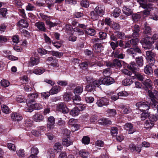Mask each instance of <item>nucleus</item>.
I'll list each match as a JSON object with an SVG mask.
<instances>
[{"label":"nucleus","instance_id":"23","mask_svg":"<svg viewBox=\"0 0 158 158\" xmlns=\"http://www.w3.org/2000/svg\"><path fill=\"white\" fill-rule=\"evenodd\" d=\"M122 49L118 48L115 52L114 56L115 57L123 59L124 58V55L122 53Z\"/></svg>","mask_w":158,"mask_h":158},{"label":"nucleus","instance_id":"50","mask_svg":"<svg viewBox=\"0 0 158 158\" xmlns=\"http://www.w3.org/2000/svg\"><path fill=\"white\" fill-rule=\"evenodd\" d=\"M85 31L88 35L91 36L94 35L95 33V30L94 29L91 28L87 29L85 30Z\"/></svg>","mask_w":158,"mask_h":158},{"label":"nucleus","instance_id":"5","mask_svg":"<svg viewBox=\"0 0 158 158\" xmlns=\"http://www.w3.org/2000/svg\"><path fill=\"white\" fill-rule=\"evenodd\" d=\"M154 115H149L148 119L147 120L144 124L145 127L149 129L152 127L154 124Z\"/></svg>","mask_w":158,"mask_h":158},{"label":"nucleus","instance_id":"8","mask_svg":"<svg viewBox=\"0 0 158 158\" xmlns=\"http://www.w3.org/2000/svg\"><path fill=\"white\" fill-rule=\"evenodd\" d=\"M57 110L64 114H67L69 111L68 108L64 103L58 104L57 106Z\"/></svg>","mask_w":158,"mask_h":158},{"label":"nucleus","instance_id":"46","mask_svg":"<svg viewBox=\"0 0 158 158\" xmlns=\"http://www.w3.org/2000/svg\"><path fill=\"white\" fill-rule=\"evenodd\" d=\"M25 100V97L22 95H18L16 98V100L19 103H22L24 102Z\"/></svg>","mask_w":158,"mask_h":158},{"label":"nucleus","instance_id":"7","mask_svg":"<svg viewBox=\"0 0 158 158\" xmlns=\"http://www.w3.org/2000/svg\"><path fill=\"white\" fill-rule=\"evenodd\" d=\"M35 102H34V103H31L30 106H27L28 108H27V112H32L34 109L35 110H39L42 108V105L39 103H36Z\"/></svg>","mask_w":158,"mask_h":158},{"label":"nucleus","instance_id":"27","mask_svg":"<svg viewBox=\"0 0 158 158\" xmlns=\"http://www.w3.org/2000/svg\"><path fill=\"white\" fill-rule=\"evenodd\" d=\"M73 97V94L71 93L67 92L65 93L63 99L66 101H69Z\"/></svg>","mask_w":158,"mask_h":158},{"label":"nucleus","instance_id":"21","mask_svg":"<svg viewBox=\"0 0 158 158\" xmlns=\"http://www.w3.org/2000/svg\"><path fill=\"white\" fill-rule=\"evenodd\" d=\"M114 33L116 34V36L118 38L122 40H124L125 38H129L130 37V36H126L124 33L122 31H116L114 32Z\"/></svg>","mask_w":158,"mask_h":158},{"label":"nucleus","instance_id":"18","mask_svg":"<svg viewBox=\"0 0 158 158\" xmlns=\"http://www.w3.org/2000/svg\"><path fill=\"white\" fill-rule=\"evenodd\" d=\"M55 124V118L53 116H50L48 118L47 128L49 129L53 128Z\"/></svg>","mask_w":158,"mask_h":158},{"label":"nucleus","instance_id":"44","mask_svg":"<svg viewBox=\"0 0 158 158\" xmlns=\"http://www.w3.org/2000/svg\"><path fill=\"white\" fill-rule=\"evenodd\" d=\"M118 129L116 127H113L111 128L110 132L112 136H115L118 134Z\"/></svg>","mask_w":158,"mask_h":158},{"label":"nucleus","instance_id":"62","mask_svg":"<svg viewBox=\"0 0 158 158\" xmlns=\"http://www.w3.org/2000/svg\"><path fill=\"white\" fill-rule=\"evenodd\" d=\"M17 154L18 156L20 157H24L25 156L24 151L23 149H19V151H17Z\"/></svg>","mask_w":158,"mask_h":158},{"label":"nucleus","instance_id":"10","mask_svg":"<svg viewBox=\"0 0 158 158\" xmlns=\"http://www.w3.org/2000/svg\"><path fill=\"white\" fill-rule=\"evenodd\" d=\"M107 66L113 68H118L121 67L122 64L120 60L115 59L114 60L112 63H108L107 64Z\"/></svg>","mask_w":158,"mask_h":158},{"label":"nucleus","instance_id":"40","mask_svg":"<svg viewBox=\"0 0 158 158\" xmlns=\"http://www.w3.org/2000/svg\"><path fill=\"white\" fill-rule=\"evenodd\" d=\"M143 84L148 88L151 89L152 88V81L149 79H146L143 81Z\"/></svg>","mask_w":158,"mask_h":158},{"label":"nucleus","instance_id":"1","mask_svg":"<svg viewBox=\"0 0 158 158\" xmlns=\"http://www.w3.org/2000/svg\"><path fill=\"white\" fill-rule=\"evenodd\" d=\"M131 44L132 46V48L128 49L127 50V52L130 55L133 57L136 55V53H141V51L140 48L137 46L139 43V39H132L130 41Z\"/></svg>","mask_w":158,"mask_h":158},{"label":"nucleus","instance_id":"52","mask_svg":"<svg viewBox=\"0 0 158 158\" xmlns=\"http://www.w3.org/2000/svg\"><path fill=\"white\" fill-rule=\"evenodd\" d=\"M95 86L93 85L89 84L86 85V90L88 92H91L95 90Z\"/></svg>","mask_w":158,"mask_h":158},{"label":"nucleus","instance_id":"32","mask_svg":"<svg viewBox=\"0 0 158 158\" xmlns=\"http://www.w3.org/2000/svg\"><path fill=\"white\" fill-rule=\"evenodd\" d=\"M133 83L132 79L126 78L123 79L122 81V84L124 86L131 85Z\"/></svg>","mask_w":158,"mask_h":158},{"label":"nucleus","instance_id":"13","mask_svg":"<svg viewBox=\"0 0 158 158\" xmlns=\"http://www.w3.org/2000/svg\"><path fill=\"white\" fill-rule=\"evenodd\" d=\"M94 10L96 13L98 14L100 16H102L104 14L105 9L102 5H98L95 8Z\"/></svg>","mask_w":158,"mask_h":158},{"label":"nucleus","instance_id":"64","mask_svg":"<svg viewBox=\"0 0 158 158\" xmlns=\"http://www.w3.org/2000/svg\"><path fill=\"white\" fill-rule=\"evenodd\" d=\"M99 36L101 40L105 39L106 38L107 34L103 32H100L99 33Z\"/></svg>","mask_w":158,"mask_h":158},{"label":"nucleus","instance_id":"26","mask_svg":"<svg viewBox=\"0 0 158 158\" xmlns=\"http://www.w3.org/2000/svg\"><path fill=\"white\" fill-rule=\"evenodd\" d=\"M148 49L149 50L146 52V59H149L152 58V57L154 58L156 56V54L152 51V50H150V48Z\"/></svg>","mask_w":158,"mask_h":158},{"label":"nucleus","instance_id":"45","mask_svg":"<svg viewBox=\"0 0 158 158\" xmlns=\"http://www.w3.org/2000/svg\"><path fill=\"white\" fill-rule=\"evenodd\" d=\"M39 15L42 19L45 21L46 24L47 23V22L48 21H49L50 19H51V16L47 15H45L44 14L42 13H40Z\"/></svg>","mask_w":158,"mask_h":158},{"label":"nucleus","instance_id":"2","mask_svg":"<svg viewBox=\"0 0 158 158\" xmlns=\"http://www.w3.org/2000/svg\"><path fill=\"white\" fill-rule=\"evenodd\" d=\"M140 43L142 44H144L143 45L145 44L146 45L145 47H144V49H153L152 47V44L154 43V41H153V39L150 37H147L142 39Z\"/></svg>","mask_w":158,"mask_h":158},{"label":"nucleus","instance_id":"22","mask_svg":"<svg viewBox=\"0 0 158 158\" xmlns=\"http://www.w3.org/2000/svg\"><path fill=\"white\" fill-rule=\"evenodd\" d=\"M129 148L133 152H137L139 153L141 150V147H136L133 143H131L129 145Z\"/></svg>","mask_w":158,"mask_h":158},{"label":"nucleus","instance_id":"17","mask_svg":"<svg viewBox=\"0 0 158 158\" xmlns=\"http://www.w3.org/2000/svg\"><path fill=\"white\" fill-rule=\"evenodd\" d=\"M11 116V119L14 121H18L21 120L23 119L22 115L18 113H12Z\"/></svg>","mask_w":158,"mask_h":158},{"label":"nucleus","instance_id":"60","mask_svg":"<svg viewBox=\"0 0 158 158\" xmlns=\"http://www.w3.org/2000/svg\"><path fill=\"white\" fill-rule=\"evenodd\" d=\"M90 140V139L89 137L84 136L82 139V142L85 144H88L89 143Z\"/></svg>","mask_w":158,"mask_h":158},{"label":"nucleus","instance_id":"57","mask_svg":"<svg viewBox=\"0 0 158 158\" xmlns=\"http://www.w3.org/2000/svg\"><path fill=\"white\" fill-rule=\"evenodd\" d=\"M62 148V146L59 143H56L53 147L54 149L55 150H56L57 151H60L61 150V148Z\"/></svg>","mask_w":158,"mask_h":158},{"label":"nucleus","instance_id":"12","mask_svg":"<svg viewBox=\"0 0 158 158\" xmlns=\"http://www.w3.org/2000/svg\"><path fill=\"white\" fill-rule=\"evenodd\" d=\"M35 26L37 27L39 31L42 32L46 31V29L44 23L41 21H39L36 23Z\"/></svg>","mask_w":158,"mask_h":158},{"label":"nucleus","instance_id":"43","mask_svg":"<svg viewBox=\"0 0 158 158\" xmlns=\"http://www.w3.org/2000/svg\"><path fill=\"white\" fill-rule=\"evenodd\" d=\"M143 112L141 114L140 118L142 120H144L146 119L148 117L149 118V115L151 114H149V113H148V111L143 112Z\"/></svg>","mask_w":158,"mask_h":158},{"label":"nucleus","instance_id":"24","mask_svg":"<svg viewBox=\"0 0 158 158\" xmlns=\"http://www.w3.org/2000/svg\"><path fill=\"white\" fill-rule=\"evenodd\" d=\"M94 51L97 53H100L103 48V46L101 43H96L93 46Z\"/></svg>","mask_w":158,"mask_h":158},{"label":"nucleus","instance_id":"4","mask_svg":"<svg viewBox=\"0 0 158 158\" xmlns=\"http://www.w3.org/2000/svg\"><path fill=\"white\" fill-rule=\"evenodd\" d=\"M96 104L99 107L107 106L109 104V100L108 98L105 97L100 98L97 100Z\"/></svg>","mask_w":158,"mask_h":158},{"label":"nucleus","instance_id":"11","mask_svg":"<svg viewBox=\"0 0 158 158\" xmlns=\"http://www.w3.org/2000/svg\"><path fill=\"white\" fill-rule=\"evenodd\" d=\"M133 125L130 123H126L123 126V128L125 130L128 131V134H133L135 131V130L133 128Z\"/></svg>","mask_w":158,"mask_h":158},{"label":"nucleus","instance_id":"39","mask_svg":"<svg viewBox=\"0 0 158 158\" xmlns=\"http://www.w3.org/2000/svg\"><path fill=\"white\" fill-rule=\"evenodd\" d=\"M136 63L139 67L143 65V58L142 56L138 57L135 58Z\"/></svg>","mask_w":158,"mask_h":158},{"label":"nucleus","instance_id":"58","mask_svg":"<svg viewBox=\"0 0 158 158\" xmlns=\"http://www.w3.org/2000/svg\"><path fill=\"white\" fill-rule=\"evenodd\" d=\"M152 32L151 29L150 27L148 26H145V29L143 33L147 35H151V32Z\"/></svg>","mask_w":158,"mask_h":158},{"label":"nucleus","instance_id":"6","mask_svg":"<svg viewBox=\"0 0 158 158\" xmlns=\"http://www.w3.org/2000/svg\"><path fill=\"white\" fill-rule=\"evenodd\" d=\"M40 59L38 57H32L30 58L28 61V67H32L36 65L40 62Z\"/></svg>","mask_w":158,"mask_h":158},{"label":"nucleus","instance_id":"42","mask_svg":"<svg viewBox=\"0 0 158 158\" xmlns=\"http://www.w3.org/2000/svg\"><path fill=\"white\" fill-rule=\"evenodd\" d=\"M121 13V10L118 7H116L114 10L113 13V16L115 18L118 17Z\"/></svg>","mask_w":158,"mask_h":158},{"label":"nucleus","instance_id":"25","mask_svg":"<svg viewBox=\"0 0 158 158\" xmlns=\"http://www.w3.org/2000/svg\"><path fill=\"white\" fill-rule=\"evenodd\" d=\"M79 154L80 156L83 158H86L89 156V153L85 150L82 149L79 152Z\"/></svg>","mask_w":158,"mask_h":158},{"label":"nucleus","instance_id":"63","mask_svg":"<svg viewBox=\"0 0 158 158\" xmlns=\"http://www.w3.org/2000/svg\"><path fill=\"white\" fill-rule=\"evenodd\" d=\"M58 60L56 58H54V60L50 64V65L55 68H57L59 67V65L57 63Z\"/></svg>","mask_w":158,"mask_h":158},{"label":"nucleus","instance_id":"30","mask_svg":"<svg viewBox=\"0 0 158 158\" xmlns=\"http://www.w3.org/2000/svg\"><path fill=\"white\" fill-rule=\"evenodd\" d=\"M122 11L123 13L127 16H130L132 15V11L131 10L127 8L126 6H123Z\"/></svg>","mask_w":158,"mask_h":158},{"label":"nucleus","instance_id":"3","mask_svg":"<svg viewBox=\"0 0 158 158\" xmlns=\"http://www.w3.org/2000/svg\"><path fill=\"white\" fill-rule=\"evenodd\" d=\"M136 106L141 111L147 112L150 108V105L147 102H139L136 103Z\"/></svg>","mask_w":158,"mask_h":158},{"label":"nucleus","instance_id":"31","mask_svg":"<svg viewBox=\"0 0 158 158\" xmlns=\"http://www.w3.org/2000/svg\"><path fill=\"white\" fill-rule=\"evenodd\" d=\"M60 90V87L59 85L55 86L50 90V92L52 94H55L57 93Z\"/></svg>","mask_w":158,"mask_h":158},{"label":"nucleus","instance_id":"59","mask_svg":"<svg viewBox=\"0 0 158 158\" xmlns=\"http://www.w3.org/2000/svg\"><path fill=\"white\" fill-rule=\"evenodd\" d=\"M0 84L2 86L4 87H6L9 86L10 82L7 80L5 79H3L1 81Z\"/></svg>","mask_w":158,"mask_h":158},{"label":"nucleus","instance_id":"51","mask_svg":"<svg viewBox=\"0 0 158 158\" xmlns=\"http://www.w3.org/2000/svg\"><path fill=\"white\" fill-rule=\"evenodd\" d=\"M100 123L104 125H110L111 123V122L110 120L105 118H102L100 119Z\"/></svg>","mask_w":158,"mask_h":158},{"label":"nucleus","instance_id":"61","mask_svg":"<svg viewBox=\"0 0 158 158\" xmlns=\"http://www.w3.org/2000/svg\"><path fill=\"white\" fill-rule=\"evenodd\" d=\"M111 73V71L110 68H107L104 69L103 72V74L104 76L109 77Z\"/></svg>","mask_w":158,"mask_h":158},{"label":"nucleus","instance_id":"14","mask_svg":"<svg viewBox=\"0 0 158 158\" xmlns=\"http://www.w3.org/2000/svg\"><path fill=\"white\" fill-rule=\"evenodd\" d=\"M63 29L68 35H72L73 34V28L70 24H66Z\"/></svg>","mask_w":158,"mask_h":158},{"label":"nucleus","instance_id":"20","mask_svg":"<svg viewBox=\"0 0 158 158\" xmlns=\"http://www.w3.org/2000/svg\"><path fill=\"white\" fill-rule=\"evenodd\" d=\"M33 118L35 121L40 122L43 120L44 116L42 114L37 113L33 115Z\"/></svg>","mask_w":158,"mask_h":158},{"label":"nucleus","instance_id":"54","mask_svg":"<svg viewBox=\"0 0 158 158\" xmlns=\"http://www.w3.org/2000/svg\"><path fill=\"white\" fill-rule=\"evenodd\" d=\"M110 45L112 49L114 50L118 46V42L116 41L114 42L111 41L110 42Z\"/></svg>","mask_w":158,"mask_h":158},{"label":"nucleus","instance_id":"41","mask_svg":"<svg viewBox=\"0 0 158 158\" xmlns=\"http://www.w3.org/2000/svg\"><path fill=\"white\" fill-rule=\"evenodd\" d=\"M45 72V69L41 67H38L35 69V74L37 75L42 74Z\"/></svg>","mask_w":158,"mask_h":158},{"label":"nucleus","instance_id":"34","mask_svg":"<svg viewBox=\"0 0 158 158\" xmlns=\"http://www.w3.org/2000/svg\"><path fill=\"white\" fill-rule=\"evenodd\" d=\"M50 53L52 56H55L59 58H60L63 55L62 52L54 51H50Z\"/></svg>","mask_w":158,"mask_h":158},{"label":"nucleus","instance_id":"28","mask_svg":"<svg viewBox=\"0 0 158 158\" xmlns=\"http://www.w3.org/2000/svg\"><path fill=\"white\" fill-rule=\"evenodd\" d=\"M91 19L93 21L98 19L100 16L97 13H96L94 10L92 11L90 13Z\"/></svg>","mask_w":158,"mask_h":158},{"label":"nucleus","instance_id":"37","mask_svg":"<svg viewBox=\"0 0 158 158\" xmlns=\"http://www.w3.org/2000/svg\"><path fill=\"white\" fill-rule=\"evenodd\" d=\"M55 153L53 149H49L47 153V158H55Z\"/></svg>","mask_w":158,"mask_h":158},{"label":"nucleus","instance_id":"19","mask_svg":"<svg viewBox=\"0 0 158 158\" xmlns=\"http://www.w3.org/2000/svg\"><path fill=\"white\" fill-rule=\"evenodd\" d=\"M19 27V30L23 29V28H26L28 26V24L27 22L24 20L22 19L20 20L17 25Z\"/></svg>","mask_w":158,"mask_h":158},{"label":"nucleus","instance_id":"53","mask_svg":"<svg viewBox=\"0 0 158 158\" xmlns=\"http://www.w3.org/2000/svg\"><path fill=\"white\" fill-rule=\"evenodd\" d=\"M31 154L37 156L39 153L38 148L35 146L32 147L31 149Z\"/></svg>","mask_w":158,"mask_h":158},{"label":"nucleus","instance_id":"38","mask_svg":"<svg viewBox=\"0 0 158 158\" xmlns=\"http://www.w3.org/2000/svg\"><path fill=\"white\" fill-rule=\"evenodd\" d=\"M24 125L25 126L27 127H31L33 125V121L31 119L28 118L25 120Z\"/></svg>","mask_w":158,"mask_h":158},{"label":"nucleus","instance_id":"16","mask_svg":"<svg viewBox=\"0 0 158 158\" xmlns=\"http://www.w3.org/2000/svg\"><path fill=\"white\" fill-rule=\"evenodd\" d=\"M102 81V84L106 85H110L113 83L114 81V79L110 77H106Z\"/></svg>","mask_w":158,"mask_h":158},{"label":"nucleus","instance_id":"49","mask_svg":"<svg viewBox=\"0 0 158 158\" xmlns=\"http://www.w3.org/2000/svg\"><path fill=\"white\" fill-rule=\"evenodd\" d=\"M2 110V112L6 114H8L10 112V109L8 106L5 105L1 106Z\"/></svg>","mask_w":158,"mask_h":158},{"label":"nucleus","instance_id":"56","mask_svg":"<svg viewBox=\"0 0 158 158\" xmlns=\"http://www.w3.org/2000/svg\"><path fill=\"white\" fill-rule=\"evenodd\" d=\"M81 6L85 8H88L89 6V2L87 0H82L80 3Z\"/></svg>","mask_w":158,"mask_h":158},{"label":"nucleus","instance_id":"36","mask_svg":"<svg viewBox=\"0 0 158 158\" xmlns=\"http://www.w3.org/2000/svg\"><path fill=\"white\" fill-rule=\"evenodd\" d=\"M144 72L148 75H150L152 73L153 71L151 66L147 65L144 69Z\"/></svg>","mask_w":158,"mask_h":158},{"label":"nucleus","instance_id":"55","mask_svg":"<svg viewBox=\"0 0 158 158\" xmlns=\"http://www.w3.org/2000/svg\"><path fill=\"white\" fill-rule=\"evenodd\" d=\"M102 84V82L101 80L99 79L95 80L94 81H93V84L95 86V87H99Z\"/></svg>","mask_w":158,"mask_h":158},{"label":"nucleus","instance_id":"48","mask_svg":"<svg viewBox=\"0 0 158 158\" xmlns=\"http://www.w3.org/2000/svg\"><path fill=\"white\" fill-rule=\"evenodd\" d=\"M107 113L110 116H114L116 114V111L114 109H109L107 110Z\"/></svg>","mask_w":158,"mask_h":158},{"label":"nucleus","instance_id":"47","mask_svg":"<svg viewBox=\"0 0 158 158\" xmlns=\"http://www.w3.org/2000/svg\"><path fill=\"white\" fill-rule=\"evenodd\" d=\"M152 4L150 3L147 4L146 2L143 4L141 6L143 8L148 10H151L152 8Z\"/></svg>","mask_w":158,"mask_h":158},{"label":"nucleus","instance_id":"9","mask_svg":"<svg viewBox=\"0 0 158 158\" xmlns=\"http://www.w3.org/2000/svg\"><path fill=\"white\" fill-rule=\"evenodd\" d=\"M38 96V94L36 93H33L29 95L28 98L27 100V106H30L32 103L35 102V99Z\"/></svg>","mask_w":158,"mask_h":158},{"label":"nucleus","instance_id":"35","mask_svg":"<svg viewBox=\"0 0 158 158\" xmlns=\"http://www.w3.org/2000/svg\"><path fill=\"white\" fill-rule=\"evenodd\" d=\"M80 111V110L78 107H74L70 111V114L73 116H75L78 115Z\"/></svg>","mask_w":158,"mask_h":158},{"label":"nucleus","instance_id":"29","mask_svg":"<svg viewBox=\"0 0 158 158\" xmlns=\"http://www.w3.org/2000/svg\"><path fill=\"white\" fill-rule=\"evenodd\" d=\"M62 142L63 144L66 147H68L73 144V142L68 137L63 139Z\"/></svg>","mask_w":158,"mask_h":158},{"label":"nucleus","instance_id":"33","mask_svg":"<svg viewBox=\"0 0 158 158\" xmlns=\"http://www.w3.org/2000/svg\"><path fill=\"white\" fill-rule=\"evenodd\" d=\"M83 90V86H77L75 88L74 93L75 94L80 95L82 93Z\"/></svg>","mask_w":158,"mask_h":158},{"label":"nucleus","instance_id":"15","mask_svg":"<svg viewBox=\"0 0 158 158\" xmlns=\"http://www.w3.org/2000/svg\"><path fill=\"white\" fill-rule=\"evenodd\" d=\"M127 68L135 73L139 70V68L134 62H132L127 66Z\"/></svg>","mask_w":158,"mask_h":158}]
</instances>
